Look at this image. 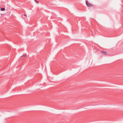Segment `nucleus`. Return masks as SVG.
I'll return each mask as SVG.
<instances>
[{
	"label": "nucleus",
	"mask_w": 123,
	"mask_h": 123,
	"mask_svg": "<svg viewBox=\"0 0 123 123\" xmlns=\"http://www.w3.org/2000/svg\"><path fill=\"white\" fill-rule=\"evenodd\" d=\"M86 4L87 6L88 7H93L94 6L93 5L88 2L87 0H86Z\"/></svg>",
	"instance_id": "1"
},
{
	"label": "nucleus",
	"mask_w": 123,
	"mask_h": 123,
	"mask_svg": "<svg viewBox=\"0 0 123 123\" xmlns=\"http://www.w3.org/2000/svg\"><path fill=\"white\" fill-rule=\"evenodd\" d=\"M101 53L105 55H106L107 54V53L106 52H104L103 51H101Z\"/></svg>",
	"instance_id": "2"
},
{
	"label": "nucleus",
	"mask_w": 123,
	"mask_h": 123,
	"mask_svg": "<svg viewBox=\"0 0 123 123\" xmlns=\"http://www.w3.org/2000/svg\"><path fill=\"white\" fill-rule=\"evenodd\" d=\"M5 8H1L0 9V10L1 11H4L5 10Z\"/></svg>",
	"instance_id": "3"
},
{
	"label": "nucleus",
	"mask_w": 123,
	"mask_h": 123,
	"mask_svg": "<svg viewBox=\"0 0 123 123\" xmlns=\"http://www.w3.org/2000/svg\"><path fill=\"white\" fill-rule=\"evenodd\" d=\"M26 54H25L23 55L21 57H25L26 55Z\"/></svg>",
	"instance_id": "4"
},
{
	"label": "nucleus",
	"mask_w": 123,
	"mask_h": 123,
	"mask_svg": "<svg viewBox=\"0 0 123 123\" xmlns=\"http://www.w3.org/2000/svg\"><path fill=\"white\" fill-rule=\"evenodd\" d=\"M34 0L35 1V2L37 3H39V2L38 1H37V0Z\"/></svg>",
	"instance_id": "5"
},
{
	"label": "nucleus",
	"mask_w": 123,
	"mask_h": 123,
	"mask_svg": "<svg viewBox=\"0 0 123 123\" xmlns=\"http://www.w3.org/2000/svg\"><path fill=\"white\" fill-rule=\"evenodd\" d=\"M95 32H94V34H95ZM95 34H94V36H95Z\"/></svg>",
	"instance_id": "6"
},
{
	"label": "nucleus",
	"mask_w": 123,
	"mask_h": 123,
	"mask_svg": "<svg viewBox=\"0 0 123 123\" xmlns=\"http://www.w3.org/2000/svg\"><path fill=\"white\" fill-rule=\"evenodd\" d=\"M24 15L25 16H26V15H25V14H24Z\"/></svg>",
	"instance_id": "7"
},
{
	"label": "nucleus",
	"mask_w": 123,
	"mask_h": 123,
	"mask_svg": "<svg viewBox=\"0 0 123 123\" xmlns=\"http://www.w3.org/2000/svg\"><path fill=\"white\" fill-rule=\"evenodd\" d=\"M93 35H94V34H93ZM93 36H94V35H93Z\"/></svg>",
	"instance_id": "8"
}]
</instances>
